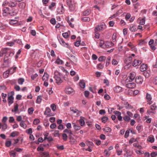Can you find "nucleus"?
I'll return each mask as SVG.
<instances>
[{
  "label": "nucleus",
  "mask_w": 157,
  "mask_h": 157,
  "mask_svg": "<svg viewBox=\"0 0 157 157\" xmlns=\"http://www.w3.org/2000/svg\"><path fill=\"white\" fill-rule=\"evenodd\" d=\"M55 76L54 78L56 80V82L58 84H60L63 82V80L61 79L62 75L59 72L56 71L54 73Z\"/></svg>",
  "instance_id": "nucleus-1"
},
{
  "label": "nucleus",
  "mask_w": 157,
  "mask_h": 157,
  "mask_svg": "<svg viewBox=\"0 0 157 157\" xmlns=\"http://www.w3.org/2000/svg\"><path fill=\"white\" fill-rule=\"evenodd\" d=\"M9 94H11L10 96H8V98L9 105L10 106L13 102L14 98L13 96L14 94V92L11 91Z\"/></svg>",
  "instance_id": "nucleus-2"
},
{
  "label": "nucleus",
  "mask_w": 157,
  "mask_h": 157,
  "mask_svg": "<svg viewBox=\"0 0 157 157\" xmlns=\"http://www.w3.org/2000/svg\"><path fill=\"white\" fill-rule=\"evenodd\" d=\"M106 25L105 24H101L96 27L95 28V31L98 32L102 30L105 29Z\"/></svg>",
  "instance_id": "nucleus-3"
},
{
  "label": "nucleus",
  "mask_w": 157,
  "mask_h": 157,
  "mask_svg": "<svg viewBox=\"0 0 157 157\" xmlns=\"http://www.w3.org/2000/svg\"><path fill=\"white\" fill-rule=\"evenodd\" d=\"M132 56H128L124 60V63L126 64V66H128L129 65L128 67H130L131 63L132 61Z\"/></svg>",
  "instance_id": "nucleus-4"
},
{
  "label": "nucleus",
  "mask_w": 157,
  "mask_h": 157,
  "mask_svg": "<svg viewBox=\"0 0 157 157\" xmlns=\"http://www.w3.org/2000/svg\"><path fill=\"white\" fill-rule=\"evenodd\" d=\"M136 76V74L135 72H132L130 74L129 76V80H128L127 79L126 80V81L127 82H132V81L134 79Z\"/></svg>",
  "instance_id": "nucleus-5"
},
{
  "label": "nucleus",
  "mask_w": 157,
  "mask_h": 157,
  "mask_svg": "<svg viewBox=\"0 0 157 157\" xmlns=\"http://www.w3.org/2000/svg\"><path fill=\"white\" fill-rule=\"evenodd\" d=\"M146 98L147 99V101L149 105H150L152 103V101H151L152 98L151 94L148 93H147Z\"/></svg>",
  "instance_id": "nucleus-6"
},
{
  "label": "nucleus",
  "mask_w": 157,
  "mask_h": 157,
  "mask_svg": "<svg viewBox=\"0 0 157 157\" xmlns=\"http://www.w3.org/2000/svg\"><path fill=\"white\" fill-rule=\"evenodd\" d=\"M64 11V9L63 5L61 4V7H59L57 10V13L59 14H62L63 13Z\"/></svg>",
  "instance_id": "nucleus-7"
},
{
  "label": "nucleus",
  "mask_w": 157,
  "mask_h": 157,
  "mask_svg": "<svg viewBox=\"0 0 157 157\" xmlns=\"http://www.w3.org/2000/svg\"><path fill=\"white\" fill-rule=\"evenodd\" d=\"M143 79L141 76H139L136 77L135 79L136 82L139 84H141L143 82Z\"/></svg>",
  "instance_id": "nucleus-8"
},
{
  "label": "nucleus",
  "mask_w": 157,
  "mask_h": 157,
  "mask_svg": "<svg viewBox=\"0 0 157 157\" xmlns=\"http://www.w3.org/2000/svg\"><path fill=\"white\" fill-rule=\"evenodd\" d=\"M126 86L127 87L130 89L134 88L136 86V84L134 82L126 84Z\"/></svg>",
  "instance_id": "nucleus-9"
},
{
  "label": "nucleus",
  "mask_w": 157,
  "mask_h": 157,
  "mask_svg": "<svg viewBox=\"0 0 157 157\" xmlns=\"http://www.w3.org/2000/svg\"><path fill=\"white\" fill-rule=\"evenodd\" d=\"M73 89L70 87H67L65 89V92L68 94H71L73 92Z\"/></svg>",
  "instance_id": "nucleus-10"
},
{
  "label": "nucleus",
  "mask_w": 157,
  "mask_h": 157,
  "mask_svg": "<svg viewBox=\"0 0 157 157\" xmlns=\"http://www.w3.org/2000/svg\"><path fill=\"white\" fill-rule=\"evenodd\" d=\"M141 63L142 62L141 61L135 59L132 64V65L133 67H135L137 66H139L140 65Z\"/></svg>",
  "instance_id": "nucleus-11"
},
{
  "label": "nucleus",
  "mask_w": 157,
  "mask_h": 157,
  "mask_svg": "<svg viewBox=\"0 0 157 157\" xmlns=\"http://www.w3.org/2000/svg\"><path fill=\"white\" fill-rule=\"evenodd\" d=\"M63 132H64L67 133L69 134V139H71L72 137L71 136V135H72L73 133L71 131V130L67 128H66L63 130Z\"/></svg>",
  "instance_id": "nucleus-12"
},
{
  "label": "nucleus",
  "mask_w": 157,
  "mask_h": 157,
  "mask_svg": "<svg viewBox=\"0 0 157 157\" xmlns=\"http://www.w3.org/2000/svg\"><path fill=\"white\" fill-rule=\"evenodd\" d=\"M69 59L73 64L74 63V62H76L77 61V58L74 56H71Z\"/></svg>",
  "instance_id": "nucleus-13"
},
{
  "label": "nucleus",
  "mask_w": 157,
  "mask_h": 157,
  "mask_svg": "<svg viewBox=\"0 0 157 157\" xmlns=\"http://www.w3.org/2000/svg\"><path fill=\"white\" fill-rule=\"evenodd\" d=\"M17 67H16L10 68L8 70V71L10 73V74H12L14 73L16 70Z\"/></svg>",
  "instance_id": "nucleus-14"
},
{
  "label": "nucleus",
  "mask_w": 157,
  "mask_h": 157,
  "mask_svg": "<svg viewBox=\"0 0 157 157\" xmlns=\"http://www.w3.org/2000/svg\"><path fill=\"white\" fill-rule=\"evenodd\" d=\"M122 88L119 86H117L113 88L115 92L116 93H119L121 91Z\"/></svg>",
  "instance_id": "nucleus-15"
},
{
  "label": "nucleus",
  "mask_w": 157,
  "mask_h": 157,
  "mask_svg": "<svg viewBox=\"0 0 157 157\" xmlns=\"http://www.w3.org/2000/svg\"><path fill=\"white\" fill-rule=\"evenodd\" d=\"M18 11L17 10L13 9L9 13V14L11 16H14L16 15Z\"/></svg>",
  "instance_id": "nucleus-16"
},
{
  "label": "nucleus",
  "mask_w": 157,
  "mask_h": 157,
  "mask_svg": "<svg viewBox=\"0 0 157 157\" xmlns=\"http://www.w3.org/2000/svg\"><path fill=\"white\" fill-rule=\"evenodd\" d=\"M147 68V66L146 65L143 64L141 65L140 67V69L141 71L144 72L146 71Z\"/></svg>",
  "instance_id": "nucleus-17"
},
{
  "label": "nucleus",
  "mask_w": 157,
  "mask_h": 157,
  "mask_svg": "<svg viewBox=\"0 0 157 157\" xmlns=\"http://www.w3.org/2000/svg\"><path fill=\"white\" fill-rule=\"evenodd\" d=\"M125 107L126 109H132L133 108V107L131 105L129 104L127 102L124 104Z\"/></svg>",
  "instance_id": "nucleus-18"
},
{
  "label": "nucleus",
  "mask_w": 157,
  "mask_h": 157,
  "mask_svg": "<svg viewBox=\"0 0 157 157\" xmlns=\"http://www.w3.org/2000/svg\"><path fill=\"white\" fill-rule=\"evenodd\" d=\"M90 13V10L89 9H87L85 11H84L82 13V16H88L89 15Z\"/></svg>",
  "instance_id": "nucleus-19"
},
{
  "label": "nucleus",
  "mask_w": 157,
  "mask_h": 157,
  "mask_svg": "<svg viewBox=\"0 0 157 157\" xmlns=\"http://www.w3.org/2000/svg\"><path fill=\"white\" fill-rule=\"evenodd\" d=\"M73 125V127L75 131L79 130L81 128V127L78 125H76L75 123H72Z\"/></svg>",
  "instance_id": "nucleus-20"
},
{
  "label": "nucleus",
  "mask_w": 157,
  "mask_h": 157,
  "mask_svg": "<svg viewBox=\"0 0 157 157\" xmlns=\"http://www.w3.org/2000/svg\"><path fill=\"white\" fill-rule=\"evenodd\" d=\"M58 40L59 43L62 45L64 46H65V45H68L67 44L65 43V42L64 41L63 38L59 37V38H58Z\"/></svg>",
  "instance_id": "nucleus-21"
},
{
  "label": "nucleus",
  "mask_w": 157,
  "mask_h": 157,
  "mask_svg": "<svg viewBox=\"0 0 157 157\" xmlns=\"http://www.w3.org/2000/svg\"><path fill=\"white\" fill-rule=\"evenodd\" d=\"M18 7L21 9H24L25 6V3L24 2H21L19 3L18 4Z\"/></svg>",
  "instance_id": "nucleus-22"
},
{
  "label": "nucleus",
  "mask_w": 157,
  "mask_h": 157,
  "mask_svg": "<svg viewBox=\"0 0 157 157\" xmlns=\"http://www.w3.org/2000/svg\"><path fill=\"white\" fill-rule=\"evenodd\" d=\"M154 138L153 136H150L147 138V140L151 143H152L154 141Z\"/></svg>",
  "instance_id": "nucleus-23"
},
{
  "label": "nucleus",
  "mask_w": 157,
  "mask_h": 157,
  "mask_svg": "<svg viewBox=\"0 0 157 157\" xmlns=\"http://www.w3.org/2000/svg\"><path fill=\"white\" fill-rule=\"evenodd\" d=\"M68 6L71 11H74L75 8V3H74L73 5L69 6Z\"/></svg>",
  "instance_id": "nucleus-24"
},
{
  "label": "nucleus",
  "mask_w": 157,
  "mask_h": 157,
  "mask_svg": "<svg viewBox=\"0 0 157 157\" xmlns=\"http://www.w3.org/2000/svg\"><path fill=\"white\" fill-rule=\"evenodd\" d=\"M49 78V75L48 74L45 73L44 72V74L43 75V76L42 77V79L43 81H46L48 80V79Z\"/></svg>",
  "instance_id": "nucleus-25"
},
{
  "label": "nucleus",
  "mask_w": 157,
  "mask_h": 157,
  "mask_svg": "<svg viewBox=\"0 0 157 157\" xmlns=\"http://www.w3.org/2000/svg\"><path fill=\"white\" fill-rule=\"evenodd\" d=\"M129 29L132 32H135L136 30L135 26L133 25H131L129 28Z\"/></svg>",
  "instance_id": "nucleus-26"
},
{
  "label": "nucleus",
  "mask_w": 157,
  "mask_h": 157,
  "mask_svg": "<svg viewBox=\"0 0 157 157\" xmlns=\"http://www.w3.org/2000/svg\"><path fill=\"white\" fill-rule=\"evenodd\" d=\"M67 3L68 6L73 5L75 3L74 0H67Z\"/></svg>",
  "instance_id": "nucleus-27"
},
{
  "label": "nucleus",
  "mask_w": 157,
  "mask_h": 157,
  "mask_svg": "<svg viewBox=\"0 0 157 157\" xmlns=\"http://www.w3.org/2000/svg\"><path fill=\"white\" fill-rule=\"evenodd\" d=\"M42 100V96L41 95H39L38 96L37 98V100L36 101V102L38 104H40Z\"/></svg>",
  "instance_id": "nucleus-28"
},
{
  "label": "nucleus",
  "mask_w": 157,
  "mask_h": 157,
  "mask_svg": "<svg viewBox=\"0 0 157 157\" xmlns=\"http://www.w3.org/2000/svg\"><path fill=\"white\" fill-rule=\"evenodd\" d=\"M51 111V110L48 107H47L46 108V110L44 112V114L45 115H47H47Z\"/></svg>",
  "instance_id": "nucleus-29"
},
{
  "label": "nucleus",
  "mask_w": 157,
  "mask_h": 157,
  "mask_svg": "<svg viewBox=\"0 0 157 157\" xmlns=\"http://www.w3.org/2000/svg\"><path fill=\"white\" fill-rule=\"evenodd\" d=\"M102 130L105 132V134H106V132H111L112 130L109 127L103 128Z\"/></svg>",
  "instance_id": "nucleus-30"
},
{
  "label": "nucleus",
  "mask_w": 157,
  "mask_h": 157,
  "mask_svg": "<svg viewBox=\"0 0 157 157\" xmlns=\"http://www.w3.org/2000/svg\"><path fill=\"white\" fill-rule=\"evenodd\" d=\"M126 154H124V157H128V156H131L132 155V153L129 150L128 151L126 152Z\"/></svg>",
  "instance_id": "nucleus-31"
},
{
  "label": "nucleus",
  "mask_w": 157,
  "mask_h": 157,
  "mask_svg": "<svg viewBox=\"0 0 157 157\" xmlns=\"http://www.w3.org/2000/svg\"><path fill=\"white\" fill-rule=\"evenodd\" d=\"M81 20L83 21H89L90 20V18L88 17H84L81 18Z\"/></svg>",
  "instance_id": "nucleus-32"
},
{
  "label": "nucleus",
  "mask_w": 157,
  "mask_h": 157,
  "mask_svg": "<svg viewBox=\"0 0 157 157\" xmlns=\"http://www.w3.org/2000/svg\"><path fill=\"white\" fill-rule=\"evenodd\" d=\"M20 125L21 127H23L24 128H25L27 127V125L25 123V121H21L20 123Z\"/></svg>",
  "instance_id": "nucleus-33"
},
{
  "label": "nucleus",
  "mask_w": 157,
  "mask_h": 157,
  "mask_svg": "<svg viewBox=\"0 0 157 157\" xmlns=\"http://www.w3.org/2000/svg\"><path fill=\"white\" fill-rule=\"evenodd\" d=\"M156 109L157 106L155 103L153 104L150 106V109L152 111H154Z\"/></svg>",
  "instance_id": "nucleus-34"
},
{
  "label": "nucleus",
  "mask_w": 157,
  "mask_h": 157,
  "mask_svg": "<svg viewBox=\"0 0 157 157\" xmlns=\"http://www.w3.org/2000/svg\"><path fill=\"white\" fill-rule=\"evenodd\" d=\"M59 68L63 72L65 73L66 75H67L69 74V73L65 69L64 67L61 66L59 67Z\"/></svg>",
  "instance_id": "nucleus-35"
},
{
  "label": "nucleus",
  "mask_w": 157,
  "mask_h": 157,
  "mask_svg": "<svg viewBox=\"0 0 157 157\" xmlns=\"http://www.w3.org/2000/svg\"><path fill=\"white\" fill-rule=\"evenodd\" d=\"M18 110V105L17 104H16L14 105V109L12 110V112H16Z\"/></svg>",
  "instance_id": "nucleus-36"
},
{
  "label": "nucleus",
  "mask_w": 157,
  "mask_h": 157,
  "mask_svg": "<svg viewBox=\"0 0 157 157\" xmlns=\"http://www.w3.org/2000/svg\"><path fill=\"white\" fill-rule=\"evenodd\" d=\"M40 154L42 156L44 155V156H45V157H49V154H48V153L47 152H46V151L44 152L40 153Z\"/></svg>",
  "instance_id": "nucleus-37"
},
{
  "label": "nucleus",
  "mask_w": 157,
  "mask_h": 157,
  "mask_svg": "<svg viewBox=\"0 0 157 157\" xmlns=\"http://www.w3.org/2000/svg\"><path fill=\"white\" fill-rule=\"evenodd\" d=\"M79 85L81 87L84 88L85 86V83L83 81H81L79 82Z\"/></svg>",
  "instance_id": "nucleus-38"
},
{
  "label": "nucleus",
  "mask_w": 157,
  "mask_h": 157,
  "mask_svg": "<svg viewBox=\"0 0 157 157\" xmlns=\"http://www.w3.org/2000/svg\"><path fill=\"white\" fill-rule=\"evenodd\" d=\"M34 110L33 107H31L28 109V111L29 114H31L33 113V112Z\"/></svg>",
  "instance_id": "nucleus-39"
},
{
  "label": "nucleus",
  "mask_w": 157,
  "mask_h": 157,
  "mask_svg": "<svg viewBox=\"0 0 157 157\" xmlns=\"http://www.w3.org/2000/svg\"><path fill=\"white\" fill-rule=\"evenodd\" d=\"M143 74L146 78H147L149 77L150 76L149 73H148L146 71H144V72L143 73Z\"/></svg>",
  "instance_id": "nucleus-40"
},
{
  "label": "nucleus",
  "mask_w": 157,
  "mask_h": 157,
  "mask_svg": "<svg viewBox=\"0 0 157 157\" xmlns=\"http://www.w3.org/2000/svg\"><path fill=\"white\" fill-rule=\"evenodd\" d=\"M111 57L110 56H109L107 59L106 63V66H107L109 65L110 64V62L111 60Z\"/></svg>",
  "instance_id": "nucleus-41"
},
{
  "label": "nucleus",
  "mask_w": 157,
  "mask_h": 157,
  "mask_svg": "<svg viewBox=\"0 0 157 157\" xmlns=\"http://www.w3.org/2000/svg\"><path fill=\"white\" fill-rule=\"evenodd\" d=\"M12 144L11 141H6L5 143V145L6 147H10Z\"/></svg>",
  "instance_id": "nucleus-42"
},
{
  "label": "nucleus",
  "mask_w": 157,
  "mask_h": 157,
  "mask_svg": "<svg viewBox=\"0 0 157 157\" xmlns=\"http://www.w3.org/2000/svg\"><path fill=\"white\" fill-rule=\"evenodd\" d=\"M108 119V117L106 116H104L101 118L102 122L104 123H105L107 121Z\"/></svg>",
  "instance_id": "nucleus-43"
},
{
  "label": "nucleus",
  "mask_w": 157,
  "mask_h": 157,
  "mask_svg": "<svg viewBox=\"0 0 157 157\" xmlns=\"http://www.w3.org/2000/svg\"><path fill=\"white\" fill-rule=\"evenodd\" d=\"M123 119L126 121L129 122L130 120V118L128 116H125L123 117Z\"/></svg>",
  "instance_id": "nucleus-44"
},
{
  "label": "nucleus",
  "mask_w": 157,
  "mask_h": 157,
  "mask_svg": "<svg viewBox=\"0 0 157 157\" xmlns=\"http://www.w3.org/2000/svg\"><path fill=\"white\" fill-rule=\"evenodd\" d=\"M106 59V57L105 56H101L98 58V60L100 62H101L105 61Z\"/></svg>",
  "instance_id": "nucleus-45"
},
{
  "label": "nucleus",
  "mask_w": 157,
  "mask_h": 157,
  "mask_svg": "<svg viewBox=\"0 0 157 157\" xmlns=\"http://www.w3.org/2000/svg\"><path fill=\"white\" fill-rule=\"evenodd\" d=\"M24 82V79L23 78H20L18 80V82L19 84L22 85Z\"/></svg>",
  "instance_id": "nucleus-46"
},
{
  "label": "nucleus",
  "mask_w": 157,
  "mask_h": 157,
  "mask_svg": "<svg viewBox=\"0 0 157 157\" xmlns=\"http://www.w3.org/2000/svg\"><path fill=\"white\" fill-rule=\"evenodd\" d=\"M9 74L10 73L8 71V70H7L3 73V76L5 78H7Z\"/></svg>",
  "instance_id": "nucleus-47"
},
{
  "label": "nucleus",
  "mask_w": 157,
  "mask_h": 157,
  "mask_svg": "<svg viewBox=\"0 0 157 157\" xmlns=\"http://www.w3.org/2000/svg\"><path fill=\"white\" fill-rule=\"evenodd\" d=\"M17 21L16 20H11L9 22V23L11 25H13V24L17 23Z\"/></svg>",
  "instance_id": "nucleus-48"
},
{
  "label": "nucleus",
  "mask_w": 157,
  "mask_h": 157,
  "mask_svg": "<svg viewBox=\"0 0 157 157\" xmlns=\"http://www.w3.org/2000/svg\"><path fill=\"white\" fill-rule=\"evenodd\" d=\"M71 111L73 112L74 113H77L78 111V110L76 109L74 107H71L70 108Z\"/></svg>",
  "instance_id": "nucleus-49"
},
{
  "label": "nucleus",
  "mask_w": 157,
  "mask_h": 157,
  "mask_svg": "<svg viewBox=\"0 0 157 157\" xmlns=\"http://www.w3.org/2000/svg\"><path fill=\"white\" fill-rule=\"evenodd\" d=\"M147 42L145 41V40H140L139 44L140 45L145 44L147 43Z\"/></svg>",
  "instance_id": "nucleus-50"
},
{
  "label": "nucleus",
  "mask_w": 157,
  "mask_h": 157,
  "mask_svg": "<svg viewBox=\"0 0 157 157\" xmlns=\"http://www.w3.org/2000/svg\"><path fill=\"white\" fill-rule=\"evenodd\" d=\"M62 137L63 140L65 141L67 140V136L65 133H64L62 134Z\"/></svg>",
  "instance_id": "nucleus-51"
},
{
  "label": "nucleus",
  "mask_w": 157,
  "mask_h": 157,
  "mask_svg": "<svg viewBox=\"0 0 157 157\" xmlns=\"http://www.w3.org/2000/svg\"><path fill=\"white\" fill-rule=\"evenodd\" d=\"M116 33H113V35H112V39H113V42H115L116 41Z\"/></svg>",
  "instance_id": "nucleus-52"
},
{
  "label": "nucleus",
  "mask_w": 157,
  "mask_h": 157,
  "mask_svg": "<svg viewBox=\"0 0 157 157\" xmlns=\"http://www.w3.org/2000/svg\"><path fill=\"white\" fill-rule=\"evenodd\" d=\"M151 157H156L157 156V152H153L151 153Z\"/></svg>",
  "instance_id": "nucleus-53"
},
{
  "label": "nucleus",
  "mask_w": 157,
  "mask_h": 157,
  "mask_svg": "<svg viewBox=\"0 0 157 157\" xmlns=\"http://www.w3.org/2000/svg\"><path fill=\"white\" fill-rule=\"evenodd\" d=\"M10 155L11 156H13V157H15L16 156V153L14 152V151H11L10 153Z\"/></svg>",
  "instance_id": "nucleus-54"
},
{
  "label": "nucleus",
  "mask_w": 157,
  "mask_h": 157,
  "mask_svg": "<svg viewBox=\"0 0 157 157\" xmlns=\"http://www.w3.org/2000/svg\"><path fill=\"white\" fill-rule=\"evenodd\" d=\"M104 42L103 40H101L99 44V46L102 48H104L105 46L104 45Z\"/></svg>",
  "instance_id": "nucleus-55"
},
{
  "label": "nucleus",
  "mask_w": 157,
  "mask_h": 157,
  "mask_svg": "<svg viewBox=\"0 0 157 157\" xmlns=\"http://www.w3.org/2000/svg\"><path fill=\"white\" fill-rule=\"evenodd\" d=\"M51 107L53 111H55L56 109V105L55 104H52L51 105Z\"/></svg>",
  "instance_id": "nucleus-56"
},
{
  "label": "nucleus",
  "mask_w": 157,
  "mask_h": 157,
  "mask_svg": "<svg viewBox=\"0 0 157 157\" xmlns=\"http://www.w3.org/2000/svg\"><path fill=\"white\" fill-rule=\"evenodd\" d=\"M79 122L81 126H83L85 124V122L83 119H80Z\"/></svg>",
  "instance_id": "nucleus-57"
},
{
  "label": "nucleus",
  "mask_w": 157,
  "mask_h": 157,
  "mask_svg": "<svg viewBox=\"0 0 157 157\" xmlns=\"http://www.w3.org/2000/svg\"><path fill=\"white\" fill-rule=\"evenodd\" d=\"M26 132L28 134L30 135L32 133V130L31 128H29L26 130Z\"/></svg>",
  "instance_id": "nucleus-58"
},
{
  "label": "nucleus",
  "mask_w": 157,
  "mask_h": 157,
  "mask_svg": "<svg viewBox=\"0 0 157 157\" xmlns=\"http://www.w3.org/2000/svg\"><path fill=\"white\" fill-rule=\"evenodd\" d=\"M17 135V132H12L10 134V136L12 137H14L16 136Z\"/></svg>",
  "instance_id": "nucleus-59"
},
{
  "label": "nucleus",
  "mask_w": 157,
  "mask_h": 157,
  "mask_svg": "<svg viewBox=\"0 0 157 157\" xmlns=\"http://www.w3.org/2000/svg\"><path fill=\"white\" fill-rule=\"evenodd\" d=\"M104 153L105 156L106 157H109L110 155V154L109 153L107 149L105 150Z\"/></svg>",
  "instance_id": "nucleus-60"
},
{
  "label": "nucleus",
  "mask_w": 157,
  "mask_h": 157,
  "mask_svg": "<svg viewBox=\"0 0 157 157\" xmlns=\"http://www.w3.org/2000/svg\"><path fill=\"white\" fill-rule=\"evenodd\" d=\"M56 63L58 64H62L63 63V61L60 59H58L56 60Z\"/></svg>",
  "instance_id": "nucleus-61"
},
{
  "label": "nucleus",
  "mask_w": 157,
  "mask_h": 157,
  "mask_svg": "<svg viewBox=\"0 0 157 157\" xmlns=\"http://www.w3.org/2000/svg\"><path fill=\"white\" fill-rule=\"evenodd\" d=\"M136 141H137V140L136 139H134L133 138H132L129 140V144H131L133 142Z\"/></svg>",
  "instance_id": "nucleus-62"
},
{
  "label": "nucleus",
  "mask_w": 157,
  "mask_h": 157,
  "mask_svg": "<svg viewBox=\"0 0 157 157\" xmlns=\"http://www.w3.org/2000/svg\"><path fill=\"white\" fill-rule=\"evenodd\" d=\"M9 8L8 7H4L3 8V12L8 13L9 11Z\"/></svg>",
  "instance_id": "nucleus-63"
},
{
  "label": "nucleus",
  "mask_w": 157,
  "mask_h": 157,
  "mask_svg": "<svg viewBox=\"0 0 157 157\" xmlns=\"http://www.w3.org/2000/svg\"><path fill=\"white\" fill-rule=\"evenodd\" d=\"M153 83L155 85H157V77H155L153 80Z\"/></svg>",
  "instance_id": "nucleus-64"
}]
</instances>
